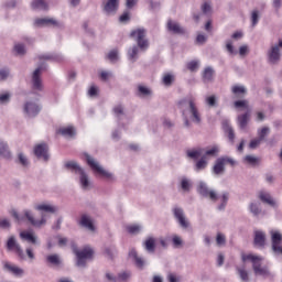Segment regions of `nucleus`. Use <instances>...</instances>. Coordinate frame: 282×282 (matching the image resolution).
<instances>
[{"mask_svg": "<svg viewBox=\"0 0 282 282\" xmlns=\"http://www.w3.org/2000/svg\"><path fill=\"white\" fill-rule=\"evenodd\" d=\"M20 239L22 241H26L28 243H32L33 246H39L41 243L39 241V236L33 230H23L20 232Z\"/></svg>", "mask_w": 282, "mask_h": 282, "instance_id": "nucleus-19", "label": "nucleus"}, {"mask_svg": "<svg viewBox=\"0 0 282 282\" xmlns=\"http://www.w3.org/2000/svg\"><path fill=\"white\" fill-rule=\"evenodd\" d=\"M269 235L271 237V250L273 254L282 256V232L276 229H271Z\"/></svg>", "mask_w": 282, "mask_h": 282, "instance_id": "nucleus-9", "label": "nucleus"}, {"mask_svg": "<svg viewBox=\"0 0 282 282\" xmlns=\"http://www.w3.org/2000/svg\"><path fill=\"white\" fill-rule=\"evenodd\" d=\"M167 30L173 32V34H183L184 29L177 22L169 21L167 22Z\"/></svg>", "mask_w": 282, "mask_h": 282, "instance_id": "nucleus-30", "label": "nucleus"}, {"mask_svg": "<svg viewBox=\"0 0 282 282\" xmlns=\"http://www.w3.org/2000/svg\"><path fill=\"white\" fill-rule=\"evenodd\" d=\"M245 162H247V164H251L252 166H254V164H259V158L254 155H247L245 156Z\"/></svg>", "mask_w": 282, "mask_h": 282, "instance_id": "nucleus-54", "label": "nucleus"}, {"mask_svg": "<svg viewBox=\"0 0 282 282\" xmlns=\"http://www.w3.org/2000/svg\"><path fill=\"white\" fill-rule=\"evenodd\" d=\"M196 102L197 99L192 95L178 101V108L182 111L185 127H191V122H194V124L202 123V115L199 113Z\"/></svg>", "mask_w": 282, "mask_h": 282, "instance_id": "nucleus-1", "label": "nucleus"}, {"mask_svg": "<svg viewBox=\"0 0 282 282\" xmlns=\"http://www.w3.org/2000/svg\"><path fill=\"white\" fill-rule=\"evenodd\" d=\"M42 72L43 66H39L32 74V88L34 91H43V79H41Z\"/></svg>", "mask_w": 282, "mask_h": 282, "instance_id": "nucleus-17", "label": "nucleus"}, {"mask_svg": "<svg viewBox=\"0 0 282 282\" xmlns=\"http://www.w3.org/2000/svg\"><path fill=\"white\" fill-rule=\"evenodd\" d=\"M32 10H47V2L45 0H33L31 2Z\"/></svg>", "mask_w": 282, "mask_h": 282, "instance_id": "nucleus-34", "label": "nucleus"}, {"mask_svg": "<svg viewBox=\"0 0 282 282\" xmlns=\"http://www.w3.org/2000/svg\"><path fill=\"white\" fill-rule=\"evenodd\" d=\"M138 96L140 98H147V97L151 96V89H149V87H147V86L139 85L138 86Z\"/></svg>", "mask_w": 282, "mask_h": 282, "instance_id": "nucleus-40", "label": "nucleus"}, {"mask_svg": "<svg viewBox=\"0 0 282 282\" xmlns=\"http://www.w3.org/2000/svg\"><path fill=\"white\" fill-rule=\"evenodd\" d=\"M34 154L39 160H43V162H47L50 160V154L47 153V144L41 143L35 145Z\"/></svg>", "mask_w": 282, "mask_h": 282, "instance_id": "nucleus-20", "label": "nucleus"}, {"mask_svg": "<svg viewBox=\"0 0 282 282\" xmlns=\"http://www.w3.org/2000/svg\"><path fill=\"white\" fill-rule=\"evenodd\" d=\"M208 166V158L202 156L194 165V171L199 173V171H204Z\"/></svg>", "mask_w": 282, "mask_h": 282, "instance_id": "nucleus-32", "label": "nucleus"}, {"mask_svg": "<svg viewBox=\"0 0 282 282\" xmlns=\"http://www.w3.org/2000/svg\"><path fill=\"white\" fill-rule=\"evenodd\" d=\"M237 122H238L239 129L243 131L246 127H248V122H250V111H247L243 115H239L237 118Z\"/></svg>", "mask_w": 282, "mask_h": 282, "instance_id": "nucleus-26", "label": "nucleus"}, {"mask_svg": "<svg viewBox=\"0 0 282 282\" xmlns=\"http://www.w3.org/2000/svg\"><path fill=\"white\" fill-rule=\"evenodd\" d=\"M0 155L3 158H10V149L8 148V143L0 141Z\"/></svg>", "mask_w": 282, "mask_h": 282, "instance_id": "nucleus-45", "label": "nucleus"}, {"mask_svg": "<svg viewBox=\"0 0 282 282\" xmlns=\"http://www.w3.org/2000/svg\"><path fill=\"white\" fill-rule=\"evenodd\" d=\"M281 50H282V39L278 41V43L272 44L267 53L268 61L271 65L279 64L281 61Z\"/></svg>", "mask_w": 282, "mask_h": 282, "instance_id": "nucleus-10", "label": "nucleus"}, {"mask_svg": "<svg viewBox=\"0 0 282 282\" xmlns=\"http://www.w3.org/2000/svg\"><path fill=\"white\" fill-rule=\"evenodd\" d=\"M193 186V181L191 178L184 176L181 178V187L183 191H191Z\"/></svg>", "mask_w": 282, "mask_h": 282, "instance_id": "nucleus-43", "label": "nucleus"}, {"mask_svg": "<svg viewBox=\"0 0 282 282\" xmlns=\"http://www.w3.org/2000/svg\"><path fill=\"white\" fill-rule=\"evenodd\" d=\"M242 261H243V263H246V261H251L256 276H269L270 275V271L268 270V267L262 264L263 257L254 256L252 253L242 254Z\"/></svg>", "mask_w": 282, "mask_h": 282, "instance_id": "nucleus-5", "label": "nucleus"}, {"mask_svg": "<svg viewBox=\"0 0 282 282\" xmlns=\"http://www.w3.org/2000/svg\"><path fill=\"white\" fill-rule=\"evenodd\" d=\"M10 77V68H1L0 69V80H8Z\"/></svg>", "mask_w": 282, "mask_h": 282, "instance_id": "nucleus-58", "label": "nucleus"}, {"mask_svg": "<svg viewBox=\"0 0 282 282\" xmlns=\"http://www.w3.org/2000/svg\"><path fill=\"white\" fill-rule=\"evenodd\" d=\"M261 142H263V140L259 139V137L251 140V142L249 143V149H257L259 144H261Z\"/></svg>", "mask_w": 282, "mask_h": 282, "instance_id": "nucleus-61", "label": "nucleus"}, {"mask_svg": "<svg viewBox=\"0 0 282 282\" xmlns=\"http://www.w3.org/2000/svg\"><path fill=\"white\" fill-rule=\"evenodd\" d=\"M223 129H224L225 133H227L230 142H235V130H232V127L230 126V121L224 120Z\"/></svg>", "mask_w": 282, "mask_h": 282, "instance_id": "nucleus-28", "label": "nucleus"}, {"mask_svg": "<svg viewBox=\"0 0 282 282\" xmlns=\"http://www.w3.org/2000/svg\"><path fill=\"white\" fill-rule=\"evenodd\" d=\"M234 107L236 109H247V111H250V104L246 99L235 101Z\"/></svg>", "mask_w": 282, "mask_h": 282, "instance_id": "nucleus-42", "label": "nucleus"}, {"mask_svg": "<svg viewBox=\"0 0 282 282\" xmlns=\"http://www.w3.org/2000/svg\"><path fill=\"white\" fill-rule=\"evenodd\" d=\"M225 50L230 56H237V50H235L232 40H227L225 42Z\"/></svg>", "mask_w": 282, "mask_h": 282, "instance_id": "nucleus-39", "label": "nucleus"}, {"mask_svg": "<svg viewBox=\"0 0 282 282\" xmlns=\"http://www.w3.org/2000/svg\"><path fill=\"white\" fill-rule=\"evenodd\" d=\"M65 169L67 171H70V173H75V175H78V182L82 191H91V187L94 186V183L91 182V178L89 177V174L85 172V169H83L78 162L76 161H66L64 163Z\"/></svg>", "mask_w": 282, "mask_h": 282, "instance_id": "nucleus-4", "label": "nucleus"}, {"mask_svg": "<svg viewBox=\"0 0 282 282\" xmlns=\"http://www.w3.org/2000/svg\"><path fill=\"white\" fill-rule=\"evenodd\" d=\"M6 247L7 250H9V252H12V250H14L17 254L20 257V259H25V253L23 252L21 245L17 242V237L10 236L7 240Z\"/></svg>", "mask_w": 282, "mask_h": 282, "instance_id": "nucleus-16", "label": "nucleus"}, {"mask_svg": "<svg viewBox=\"0 0 282 282\" xmlns=\"http://www.w3.org/2000/svg\"><path fill=\"white\" fill-rule=\"evenodd\" d=\"M238 274L243 282L250 281V276L248 275V271L243 267L238 268Z\"/></svg>", "mask_w": 282, "mask_h": 282, "instance_id": "nucleus-48", "label": "nucleus"}, {"mask_svg": "<svg viewBox=\"0 0 282 282\" xmlns=\"http://www.w3.org/2000/svg\"><path fill=\"white\" fill-rule=\"evenodd\" d=\"M128 279H131V272L129 271H123L117 276V281H128Z\"/></svg>", "mask_w": 282, "mask_h": 282, "instance_id": "nucleus-57", "label": "nucleus"}, {"mask_svg": "<svg viewBox=\"0 0 282 282\" xmlns=\"http://www.w3.org/2000/svg\"><path fill=\"white\" fill-rule=\"evenodd\" d=\"M196 191L198 195H200L202 197H205V199H209L210 202H217V199H219L217 192L215 189H210L208 187V184H206V182L204 181L198 182L196 186Z\"/></svg>", "mask_w": 282, "mask_h": 282, "instance_id": "nucleus-8", "label": "nucleus"}, {"mask_svg": "<svg viewBox=\"0 0 282 282\" xmlns=\"http://www.w3.org/2000/svg\"><path fill=\"white\" fill-rule=\"evenodd\" d=\"M253 235H254V237H253L254 246L257 248H264L265 241H267L265 231L257 229V230H254Z\"/></svg>", "mask_w": 282, "mask_h": 282, "instance_id": "nucleus-21", "label": "nucleus"}, {"mask_svg": "<svg viewBox=\"0 0 282 282\" xmlns=\"http://www.w3.org/2000/svg\"><path fill=\"white\" fill-rule=\"evenodd\" d=\"M40 58H44L45 61H56L57 63H61V61H63V55H42Z\"/></svg>", "mask_w": 282, "mask_h": 282, "instance_id": "nucleus-50", "label": "nucleus"}, {"mask_svg": "<svg viewBox=\"0 0 282 282\" xmlns=\"http://www.w3.org/2000/svg\"><path fill=\"white\" fill-rule=\"evenodd\" d=\"M186 67H187V69H189V72H197V69H199V62L192 61V62L187 63Z\"/></svg>", "mask_w": 282, "mask_h": 282, "instance_id": "nucleus-56", "label": "nucleus"}, {"mask_svg": "<svg viewBox=\"0 0 282 282\" xmlns=\"http://www.w3.org/2000/svg\"><path fill=\"white\" fill-rule=\"evenodd\" d=\"M172 243H173L174 248H180V247H182L184 241L182 240V237L174 235L172 237Z\"/></svg>", "mask_w": 282, "mask_h": 282, "instance_id": "nucleus-55", "label": "nucleus"}, {"mask_svg": "<svg viewBox=\"0 0 282 282\" xmlns=\"http://www.w3.org/2000/svg\"><path fill=\"white\" fill-rule=\"evenodd\" d=\"M202 155V152L199 150H188L187 151V156L191 158L192 160H197Z\"/></svg>", "mask_w": 282, "mask_h": 282, "instance_id": "nucleus-59", "label": "nucleus"}, {"mask_svg": "<svg viewBox=\"0 0 282 282\" xmlns=\"http://www.w3.org/2000/svg\"><path fill=\"white\" fill-rule=\"evenodd\" d=\"M173 214L181 228H183L184 230H186V228H191V221H188V218H186L184 209H182L181 207H175L173 209Z\"/></svg>", "mask_w": 282, "mask_h": 282, "instance_id": "nucleus-15", "label": "nucleus"}, {"mask_svg": "<svg viewBox=\"0 0 282 282\" xmlns=\"http://www.w3.org/2000/svg\"><path fill=\"white\" fill-rule=\"evenodd\" d=\"M249 213L252 214L253 217H259L263 215V209L261 208V203L259 200H253L248 205Z\"/></svg>", "mask_w": 282, "mask_h": 282, "instance_id": "nucleus-23", "label": "nucleus"}, {"mask_svg": "<svg viewBox=\"0 0 282 282\" xmlns=\"http://www.w3.org/2000/svg\"><path fill=\"white\" fill-rule=\"evenodd\" d=\"M46 263H48V265H52L53 268H61V265H63V259L61 258L59 254H48L46 256Z\"/></svg>", "mask_w": 282, "mask_h": 282, "instance_id": "nucleus-24", "label": "nucleus"}, {"mask_svg": "<svg viewBox=\"0 0 282 282\" xmlns=\"http://www.w3.org/2000/svg\"><path fill=\"white\" fill-rule=\"evenodd\" d=\"M88 96L90 98H96L98 96V87L97 86H90L88 89Z\"/></svg>", "mask_w": 282, "mask_h": 282, "instance_id": "nucleus-63", "label": "nucleus"}, {"mask_svg": "<svg viewBox=\"0 0 282 282\" xmlns=\"http://www.w3.org/2000/svg\"><path fill=\"white\" fill-rule=\"evenodd\" d=\"M58 133L64 135V138H74V135H76V129H74V127L61 128Z\"/></svg>", "mask_w": 282, "mask_h": 282, "instance_id": "nucleus-35", "label": "nucleus"}, {"mask_svg": "<svg viewBox=\"0 0 282 282\" xmlns=\"http://www.w3.org/2000/svg\"><path fill=\"white\" fill-rule=\"evenodd\" d=\"M41 112V106L34 100H26L23 104V113L26 118H35Z\"/></svg>", "mask_w": 282, "mask_h": 282, "instance_id": "nucleus-12", "label": "nucleus"}, {"mask_svg": "<svg viewBox=\"0 0 282 282\" xmlns=\"http://www.w3.org/2000/svg\"><path fill=\"white\" fill-rule=\"evenodd\" d=\"M231 93L236 98H243L248 90L243 86L235 85L231 87Z\"/></svg>", "mask_w": 282, "mask_h": 282, "instance_id": "nucleus-33", "label": "nucleus"}, {"mask_svg": "<svg viewBox=\"0 0 282 282\" xmlns=\"http://www.w3.org/2000/svg\"><path fill=\"white\" fill-rule=\"evenodd\" d=\"M270 133V128L263 127L260 130H258V138L262 141L265 140V137Z\"/></svg>", "mask_w": 282, "mask_h": 282, "instance_id": "nucleus-53", "label": "nucleus"}, {"mask_svg": "<svg viewBox=\"0 0 282 282\" xmlns=\"http://www.w3.org/2000/svg\"><path fill=\"white\" fill-rule=\"evenodd\" d=\"M107 58H108V61H110V63H118V61H120V54H119L118 50L115 48V50L108 52Z\"/></svg>", "mask_w": 282, "mask_h": 282, "instance_id": "nucleus-41", "label": "nucleus"}, {"mask_svg": "<svg viewBox=\"0 0 282 282\" xmlns=\"http://www.w3.org/2000/svg\"><path fill=\"white\" fill-rule=\"evenodd\" d=\"M144 248L150 253L155 252V238L148 237L147 240L144 241Z\"/></svg>", "mask_w": 282, "mask_h": 282, "instance_id": "nucleus-36", "label": "nucleus"}, {"mask_svg": "<svg viewBox=\"0 0 282 282\" xmlns=\"http://www.w3.org/2000/svg\"><path fill=\"white\" fill-rule=\"evenodd\" d=\"M79 226L88 230V232H96V223L94 221L91 216L87 214L82 215L79 219Z\"/></svg>", "mask_w": 282, "mask_h": 282, "instance_id": "nucleus-18", "label": "nucleus"}, {"mask_svg": "<svg viewBox=\"0 0 282 282\" xmlns=\"http://www.w3.org/2000/svg\"><path fill=\"white\" fill-rule=\"evenodd\" d=\"M129 257L134 261V264L139 270H143L144 265H147V261H144L142 257L138 256V251H135V249H131L129 251Z\"/></svg>", "mask_w": 282, "mask_h": 282, "instance_id": "nucleus-22", "label": "nucleus"}, {"mask_svg": "<svg viewBox=\"0 0 282 282\" xmlns=\"http://www.w3.org/2000/svg\"><path fill=\"white\" fill-rule=\"evenodd\" d=\"M258 198L260 199V202H262V204H267L271 208H274V210L279 208V200H276V198H273L270 192L260 191L258 193Z\"/></svg>", "mask_w": 282, "mask_h": 282, "instance_id": "nucleus-14", "label": "nucleus"}, {"mask_svg": "<svg viewBox=\"0 0 282 282\" xmlns=\"http://www.w3.org/2000/svg\"><path fill=\"white\" fill-rule=\"evenodd\" d=\"M34 209L42 213L41 219H35L34 214H32V210L25 209L23 212L24 217L28 219L31 226H34L35 228H41L47 224V220L50 219V215H54L55 213H58V207L52 203L44 202L34 205ZM47 213V214H45Z\"/></svg>", "mask_w": 282, "mask_h": 282, "instance_id": "nucleus-2", "label": "nucleus"}, {"mask_svg": "<svg viewBox=\"0 0 282 282\" xmlns=\"http://www.w3.org/2000/svg\"><path fill=\"white\" fill-rule=\"evenodd\" d=\"M12 95L8 91L0 94V105H8Z\"/></svg>", "mask_w": 282, "mask_h": 282, "instance_id": "nucleus-51", "label": "nucleus"}, {"mask_svg": "<svg viewBox=\"0 0 282 282\" xmlns=\"http://www.w3.org/2000/svg\"><path fill=\"white\" fill-rule=\"evenodd\" d=\"M214 76H215V69H213V67L210 66H207L203 72L204 83H213Z\"/></svg>", "mask_w": 282, "mask_h": 282, "instance_id": "nucleus-29", "label": "nucleus"}, {"mask_svg": "<svg viewBox=\"0 0 282 282\" xmlns=\"http://www.w3.org/2000/svg\"><path fill=\"white\" fill-rule=\"evenodd\" d=\"M34 28H65V23L54 18H37L33 21Z\"/></svg>", "mask_w": 282, "mask_h": 282, "instance_id": "nucleus-11", "label": "nucleus"}, {"mask_svg": "<svg viewBox=\"0 0 282 282\" xmlns=\"http://www.w3.org/2000/svg\"><path fill=\"white\" fill-rule=\"evenodd\" d=\"M4 270H7L8 272H11V274H14V276H23V274H24L23 269L17 267L10 262L4 263Z\"/></svg>", "mask_w": 282, "mask_h": 282, "instance_id": "nucleus-25", "label": "nucleus"}, {"mask_svg": "<svg viewBox=\"0 0 282 282\" xmlns=\"http://www.w3.org/2000/svg\"><path fill=\"white\" fill-rule=\"evenodd\" d=\"M113 77V73L110 70H101L100 72V78L101 80H109V78Z\"/></svg>", "mask_w": 282, "mask_h": 282, "instance_id": "nucleus-60", "label": "nucleus"}, {"mask_svg": "<svg viewBox=\"0 0 282 282\" xmlns=\"http://www.w3.org/2000/svg\"><path fill=\"white\" fill-rule=\"evenodd\" d=\"M175 83V75L173 73H164L162 76V84L164 87H171Z\"/></svg>", "mask_w": 282, "mask_h": 282, "instance_id": "nucleus-31", "label": "nucleus"}, {"mask_svg": "<svg viewBox=\"0 0 282 282\" xmlns=\"http://www.w3.org/2000/svg\"><path fill=\"white\" fill-rule=\"evenodd\" d=\"M13 52L17 56H24L25 45H23L22 43H15L13 46Z\"/></svg>", "mask_w": 282, "mask_h": 282, "instance_id": "nucleus-44", "label": "nucleus"}, {"mask_svg": "<svg viewBox=\"0 0 282 282\" xmlns=\"http://www.w3.org/2000/svg\"><path fill=\"white\" fill-rule=\"evenodd\" d=\"M205 105H207V107H217V97L215 95L206 96Z\"/></svg>", "mask_w": 282, "mask_h": 282, "instance_id": "nucleus-47", "label": "nucleus"}, {"mask_svg": "<svg viewBox=\"0 0 282 282\" xmlns=\"http://www.w3.org/2000/svg\"><path fill=\"white\" fill-rule=\"evenodd\" d=\"M219 153V147L218 145H213L212 148H209L208 150H206L205 154L203 156L208 158H215V155H217Z\"/></svg>", "mask_w": 282, "mask_h": 282, "instance_id": "nucleus-49", "label": "nucleus"}, {"mask_svg": "<svg viewBox=\"0 0 282 282\" xmlns=\"http://www.w3.org/2000/svg\"><path fill=\"white\" fill-rule=\"evenodd\" d=\"M259 19H260L259 11L253 10L251 12V25H252V28H256L257 23H259Z\"/></svg>", "mask_w": 282, "mask_h": 282, "instance_id": "nucleus-52", "label": "nucleus"}, {"mask_svg": "<svg viewBox=\"0 0 282 282\" xmlns=\"http://www.w3.org/2000/svg\"><path fill=\"white\" fill-rule=\"evenodd\" d=\"M216 246H218V248H224V246H226V235L225 234L217 232Z\"/></svg>", "mask_w": 282, "mask_h": 282, "instance_id": "nucleus-46", "label": "nucleus"}, {"mask_svg": "<svg viewBox=\"0 0 282 282\" xmlns=\"http://www.w3.org/2000/svg\"><path fill=\"white\" fill-rule=\"evenodd\" d=\"M224 171H226V163H224V160L219 158L216 160L213 173H215V175H223Z\"/></svg>", "mask_w": 282, "mask_h": 282, "instance_id": "nucleus-27", "label": "nucleus"}, {"mask_svg": "<svg viewBox=\"0 0 282 282\" xmlns=\"http://www.w3.org/2000/svg\"><path fill=\"white\" fill-rule=\"evenodd\" d=\"M120 8V0H105L102 2V11L107 17H113Z\"/></svg>", "mask_w": 282, "mask_h": 282, "instance_id": "nucleus-13", "label": "nucleus"}, {"mask_svg": "<svg viewBox=\"0 0 282 282\" xmlns=\"http://www.w3.org/2000/svg\"><path fill=\"white\" fill-rule=\"evenodd\" d=\"M130 36L137 44H133L128 48V61L135 63L140 54L149 50V40L147 39V31L144 29H137L132 31Z\"/></svg>", "mask_w": 282, "mask_h": 282, "instance_id": "nucleus-3", "label": "nucleus"}, {"mask_svg": "<svg viewBox=\"0 0 282 282\" xmlns=\"http://www.w3.org/2000/svg\"><path fill=\"white\" fill-rule=\"evenodd\" d=\"M167 281L169 282H180V276L175 275V273H170L167 275Z\"/></svg>", "mask_w": 282, "mask_h": 282, "instance_id": "nucleus-64", "label": "nucleus"}, {"mask_svg": "<svg viewBox=\"0 0 282 282\" xmlns=\"http://www.w3.org/2000/svg\"><path fill=\"white\" fill-rule=\"evenodd\" d=\"M228 199H230V194L228 192H224L220 195V205L218 206V210H225L228 204Z\"/></svg>", "mask_w": 282, "mask_h": 282, "instance_id": "nucleus-38", "label": "nucleus"}, {"mask_svg": "<svg viewBox=\"0 0 282 282\" xmlns=\"http://www.w3.org/2000/svg\"><path fill=\"white\" fill-rule=\"evenodd\" d=\"M72 250L77 259V268H85V265H87V262L90 261V259H94V249H91L90 247H84L83 249H78L76 245H72Z\"/></svg>", "mask_w": 282, "mask_h": 282, "instance_id": "nucleus-6", "label": "nucleus"}, {"mask_svg": "<svg viewBox=\"0 0 282 282\" xmlns=\"http://www.w3.org/2000/svg\"><path fill=\"white\" fill-rule=\"evenodd\" d=\"M126 230L129 235H140L142 231V226L138 224L126 226Z\"/></svg>", "mask_w": 282, "mask_h": 282, "instance_id": "nucleus-37", "label": "nucleus"}, {"mask_svg": "<svg viewBox=\"0 0 282 282\" xmlns=\"http://www.w3.org/2000/svg\"><path fill=\"white\" fill-rule=\"evenodd\" d=\"M85 155V160L88 164V166H90V169L97 173V175H100L101 177H105L106 180H116V177L113 176V173L105 170V167H102V165H100V163H98V161H96L94 158H91V155L89 154H84Z\"/></svg>", "mask_w": 282, "mask_h": 282, "instance_id": "nucleus-7", "label": "nucleus"}, {"mask_svg": "<svg viewBox=\"0 0 282 282\" xmlns=\"http://www.w3.org/2000/svg\"><path fill=\"white\" fill-rule=\"evenodd\" d=\"M248 52H250V48L248 47V45H241L239 47L238 54L239 56L245 57L248 54Z\"/></svg>", "mask_w": 282, "mask_h": 282, "instance_id": "nucleus-62", "label": "nucleus"}]
</instances>
